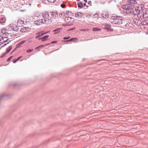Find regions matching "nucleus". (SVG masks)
<instances>
[{
	"label": "nucleus",
	"mask_w": 148,
	"mask_h": 148,
	"mask_svg": "<svg viewBox=\"0 0 148 148\" xmlns=\"http://www.w3.org/2000/svg\"><path fill=\"white\" fill-rule=\"evenodd\" d=\"M125 6V9L123 10V12L126 14H133L134 9V8L133 5L129 4L125 6H123V8Z\"/></svg>",
	"instance_id": "obj_2"
},
{
	"label": "nucleus",
	"mask_w": 148,
	"mask_h": 148,
	"mask_svg": "<svg viewBox=\"0 0 148 148\" xmlns=\"http://www.w3.org/2000/svg\"><path fill=\"white\" fill-rule=\"evenodd\" d=\"M9 40V38L8 37L0 36V42L5 43L8 42Z\"/></svg>",
	"instance_id": "obj_6"
},
{
	"label": "nucleus",
	"mask_w": 148,
	"mask_h": 148,
	"mask_svg": "<svg viewBox=\"0 0 148 148\" xmlns=\"http://www.w3.org/2000/svg\"><path fill=\"white\" fill-rule=\"evenodd\" d=\"M33 51V49H29L27 50L26 51L27 52H28V53H29V52H32V51Z\"/></svg>",
	"instance_id": "obj_30"
},
{
	"label": "nucleus",
	"mask_w": 148,
	"mask_h": 148,
	"mask_svg": "<svg viewBox=\"0 0 148 148\" xmlns=\"http://www.w3.org/2000/svg\"><path fill=\"white\" fill-rule=\"evenodd\" d=\"M47 33V32H45V33H43V32H38V33L36 34V39L38 38H39L40 37L45 34H46Z\"/></svg>",
	"instance_id": "obj_13"
},
{
	"label": "nucleus",
	"mask_w": 148,
	"mask_h": 148,
	"mask_svg": "<svg viewBox=\"0 0 148 148\" xmlns=\"http://www.w3.org/2000/svg\"><path fill=\"white\" fill-rule=\"evenodd\" d=\"M12 49V46H9V47L7 49L5 55L8 53Z\"/></svg>",
	"instance_id": "obj_18"
},
{
	"label": "nucleus",
	"mask_w": 148,
	"mask_h": 148,
	"mask_svg": "<svg viewBox=\"0 0 148 148\" xmlns=\"http://www.w3.org/2000/svg\"><path fill=\"white\" fill-rule=\"evenodd\" d=\"M24 24V21L21 19H19L17 23V25L19 27L23 26Z\"/></svg>",
	"instance_id": "obj_7"
},
{
	"label": "nucleus",
	"mask_w": 148,
	"mask_h": 148,
	"mask_svg": "<svg viewBox=\"0 0 148 148\" xmlns=\"http://www.w3.org/2000/svg\"><path fill=\"white\" fill-rule=\"evenodd\" d=\"M3 45H2V46H1V47H3Z\"/></svg>",
	"instance_id": "obj_45"
},
{
	"label": "nucleus",
	"mask_w": 148,
	"mask_h": 148,
	"mask_svg": "<svg viewBox=\"0 0 148 148\" xmlns=\"http://www.w3.org/2000/svg\"><path fill=\"white\" fill-rule=\"evenodd\" d=\"M73 18H72L71 17H66L65 18V22H66L67 23H69L70 22V20L72 19Z\"/></svg>",
	"instance_id": "obj_15"
},
{
	"label": "nucleus",
	"mask_w": 148,
	"mask_h": 148,
	"mask_svg": "<svg viewBox=\"0 0 148 148\" xmlns=\"http://www.w3.org/2000/svg\"><path fill=\"white\" fill-rule=\"evenodd\" d=\"M70 38V37H64L63 38V39L64 40L68 39H69Z\"/></svg>",
	"instance_id": "obj_31"
},
{
	"label": "nucleus",
	"mask_w": 148,
	"mask_h": 148,
	"mask_svg": "<svg viewBox=\"0 0 148 148\" xmlns=\"http://www.w3.org/2000/svg\"><path fill=\"white\" fill-rule=\"evenodd\" d=\"M57 41H53V42H51V44H53V43H56L57 42Z\"/></svg>",
	"instance_id": "obj_37"
},
{
	"label": "nucleus",
	"mask_w": 148,
	"mask_h": 148,
	"mask_svg": "<svg viewBox=\"0 0 148 148\" xmlns=\"http://www.w3.org/2000/svg\"><path fill=\"white\" fill-rule=\"evenodd\" d=\"M35 16L36 17H39V18H40L41 17L40 15L38 12H37L35 14Z\"/></svg>",
	"instance_id": "obj_23"
},
{
	"label": "nucleus",
	"mask_w": 148,
	"mask_h": 148,
	"mask_svg": "<svg viewBox=\"0 0 148 148\" xmlns=\"http://www.w3.org/2000/svg\"><path fill=\"white\" fill-rule=\"evenodd\" d=\"M42 16L44 18L48 19L49 17V15L48 12H45L42 13Z\"/></svg>",
	"instance_id": "obj_9"
},
{
	"label": "nucleus",
	"mask_w": 148,
	"mask_h": 148,
	"mask_svg": "<svg viewBox=\"0 0 148 148\" xmlns=\"http://www.w3.org/2000/svg\"><path fill=\"white\" fill-rule=\"evenodd\" d=\"M75 29V28H71V29H70L69 30H73L74 29Z\"/></svg>",
	"instance_id": "obj_39"
},
{
	"label": "nucleus",
	"mask_w": 148,
	"mask_h": 148,
	"mask_svg": "<svg viewBox=\"0 0 148 148\" xmlns=\"http://www.w3.org/2000/svg\"><path fill=\"white\" fill-rule=\"evenodd\" d=\"M22 56H21L19 57H18L16 59V60H17V61L18 60H19V59H20L21 58H22Z\"/></svg>",
	"instance_id": "obj_35"
},
{
	"label": "nucleus",
	"mask_w": 148,
	"mask_h": 148,
	"mask_svg": "<svg viewBox=\"0 0 148 148\" xmlns=\"http://www.w3.org/2000/svg\"><path fill=\"white\" fill-rule=\"evenodd\" d=\"M51 15L54 18H55L58 16V14L57 11H52L51 13Z\"/></svg>",
	"instance_id": "obj_12"
},
{
	"label": "nucleus",
	"mask_w": 148,
	"mask_h": 148,
	"mask_svg": "<svg viewBox=\"0 0 148 148\" xmlns=\"http://www.w3.org/2000/svg\"><path fill=\"white\" fill-rule=\"evenodd\" d=\"M110 22L114 24H121L122 23L121 17L119 16H113L109 21Z\"/></svg>",
	"instance_id": "obj_1"
},
{
	"label": "nucleus",
	"mask_w": 148,
	"mask_h": 148,
	"mask_svg": "<svg viewBox=\"0 0 148 148\" xmlns=\"http://www.w3.org/2000/svg\"><path fill=\"white\" fill-rule=\"evenodd\" d=\"M50 44L48 43V44H46L45 45H40V46H38V47H37L35 49H38V48H43V47H44L45 46H47V45H50Z\"/></svg>",
	"instance_id": "obj_21"
},
{
	"label": "nucleus",
	"mask_w": 148,
	"mask_h": 148,
	"mask_svg": "<svg viewBox=\"0 0 148 148\" xmlns=\"http://www.w3.org/2000/svg\"><path fill=\"white\" fill-rule=\"evenodd\" d=\"M6 44H4V45H5Z\"/></svg>",
	"instance_id": "obj_46"
},
{
	"label": "nucleus",
	"mask_w": 148,
	"mask_h": 148,
	"mask_svg": "<svg viewBox=\"0 0 148 148\" xmlns=\"http://www.w3.org/2000/svg\"><path fill=\"white\" fill-rule=\"evenodd\" d=\"M64 13L63 12H62L60 13L59 14V15L60 16H62L64 14Z\"/></svg>",
	"instance_id": "obj_29"
},
{
	"label": "nucleus",
	"mask_w": 148,
	"mask_h": 148,
	"mask_svg": "<svg viewBox=\"0 0 148 148\" xmlns=\"http://www.w3.org/2000/svg\"><path fill=\"white\" fill-rule=\"evenodd\" d=\"M40 48H38V49H37L38 50V51H40V49H39Z\"/></svg>",
	"instance_id": "obj_43"
},
{
	"label": "nucleus",
	"mask_w": 148,
	"mask_h": 148,
	"mask_svg": "<svg viewBox=\"0 0 148 148\" xmlns=\"http://www.w3.org/2000/svg\"><path fill=\"white\" fill-rule=\"evenodd\" d=\"M93 16L94 17V18H95V17H98V14H95L94 15H93Z\"/></svg>",
	"instance_id": "obj_32"
},
{
	"label": "nucleus",
	"mask_w": 148,
	"mask_h": 148,
	"mask_svg": "<svg viewBox=\"0 0 148 148\" xmlns=\"http://www.w3.org/2000/svg\"><path fill=\"white\" fill-rule=\"evenodd\" d=\"M10 28H11L12 29H13L14 30H15V28L13 26V25L12 24H10L9 25V29L10 28Z\"/></svg>",
	"instance_id": "obj_24"
},
{
	"label": "nucleus",
	"mask_w": 148,
	"mask_h": 148,
	"mask_svg": "<svg viewBox=\"0 0 148 148\" xmlns=\"http://www.w3.org/2000/svg\"><path fill=\"white\" fill-rule=\"evenodd\" d=\"M31 29V28L28 27H24L22 28L21 31L22 32H26L29 31Z\"/></svg>",
	"instance_id": "obj_8"
},
{
	"label": "nucleus",
	"mask_w": 148,
	"mask_h": 148,
	"mask_svg": "<svg viewBox=\"0 0 148 148\" xmlns=\"http://www.w3.org/2000/svg\"><path fill=\"white\" fill-rule=\"evenodd\" d=\"M101 16L103 18H106L108 16V12H103L101 14Z\"/></svg>",
	"instance_id": "obj_14"
},
{
	"label": "nucleus",
	"mask_w": 148,
	"mask_h": 148,
	"mask_svg": "<svg viewBox=\"0 0 148 148\" xmlns=\"http://www.w3.org/2000/svg\"><path fill=\"white\" fill-rule=\"evenodd\" d=\"M12 57V56H11L10 57H9L7 60V61H10L11 60V58Z\"/></svg>",
	"instance_id": "obj_33"
},
{
	"label": "nucleus",
	"mask_w": 148,
	"mask_h": 148,
	"mask_svg": "<svg viewBox=\"0 0 148 148\" xmlns=\"http://www.w3.org/2000/svg\"><path fill=\"white\" fill-rule=\"evenodd\" d=\"M59 29H57L56 30H54L53 31V32H54L55 31H57V32H59Z\"/></svg>",
	"instance_id": "obj_34"
},
{
	"label": "nucleus",
	"mask_w": 148,
	"mask_h": 148,
	"mask_svg": "<svg viewBox=\"0 0 148 148\" xmlns=\"http://www.w3.org/2000/svg\"><path fill=\"white\" fill-rule=\"evenodd\" d=\"M93 31H100L101 29L100 28H98L97 27H94L92 29Z\"/></svg>",
	"instance_id": "obj_22"
},
{
	"label": "nucleus",
	"mask_w": 148,
	"mask_h": 148,
	"mask_svg": "<svg viewBox=\"0 0 148 148\" xmlns=\"http://www.w3.org/2000/svg\"><path fill=\"white\" fill-rule=\"evenodd\" d=\"M46 21L44 19H39L38 20H37L34 22V23L35 24L38 25H41L44 23H46ZM47 24V23H46Z\"/></svg>",
	"instance_id": "obj_5"
},
{
	"label": "nucleus",
	"mask_w": 148,
	"mask_h": 148,
	"mask_svg": "<svg viewBox=\"0 0 148 148\" xmlns=\"http://www.w3.org/2000/svg\"><path fill=\"white\" fill-rule=\"evenodd\" d=\"M86 3H83V7H84L86 6Z\"/></svg>",
	"instance_id": "obj_38"
},
{
	"label": "nucleus",
	"mask_w": 148,
	"mask_h": 148,
	"mask_svg": "<svg viewBox=\"0 0 148 148\" xmlns=\"http://www.w3.org/2000/svg\"><path fill=\"white\" fill-rule=\"evenodd\" d=\"M65 6L66 5H65V4L64 3H62L61 5V6L62 8H64L65 7Z\"/></svg>",
	"instance_id": "obj_28"
},
{
	"label": "nucleus",
	"mask_w": 148,
	"mask_h": 148,
	"mask_svg": "<svg viewBox=\"0 0 148 148\" xmlns=\"http://www.w3.org/2000/svg\"><path fill=\"white\" fill-rule=\"evenodd\" d=\"M8 29H5V28H3L2 29L1 32L3 34H5L7 33V32H8Z\"/></svg>",
	"instance_id": "obj_17"
},
{
	"label": "nucleus",
	"mask_w": 148,
	"mask_h": 148,
	"mask_svg": "<svg viewBox=\"0 0 148 148\" xmlns=\"http://www.w3.org/2000/svg\"><path fill=\"white\" fill-rule=\"evenodd\" d=\"M143 12V9L141 6H137L136 7L134 10V12H133V14L134 15H137L138 17V15L140 14H141V12Z\"/></svg>",
	"instance_id": "obj_4"
},
{
	"label": "nucleus",
	"mask_w": 148,
	"mask_h": 148,
	"mask_svg": "<svg viewBox=\"0 0 148 148\" xmlns=\"http://www.w3.org/2000/svg\"><path fill=\"white\" fill-rule=\"evenodd\" d=\"M69 41H71V40L70 39L69 40L63 41V42H69Z\"/></svg>",
	"instance_id": "obj_36"
},
{
	"label": "nucleus",
	"mask_w": 148,
	"mask_h": 148,
	"mask_svg": "<svg viewBox=\"0 0 148 148\" xmlns=\"http://www.w3.org/2000/svg\"><path fill=\"white\" fill-rule=\"evenodd\" d=\"M50 3H54L56 0H47Z\"/></svg>",
	"instance_id": "obj_26"
},
{
	"label": "nucleus",
	"mask_w": 148,
	"mask_h": 148,
	"mask_svg": "<svg viewBox=\"0 0 148 148\" xmlns=\"http://www.w3.org/2000/svg\"><path fill=\"white\" fill-rule=\"evenodd\" d=\"M75 16L78 18L82 17L84 16L83 14L80 12H77L75 14Z\"/></svg>",
	"instance_id": "obj_10"
},
{
	"label": "nucleus",
	"mask_w": 148,
	"mask_h": 148,
	"mask_svg": "<svg viewBox=\"0 0 148 148\" xmlns=\"http://www.w3.org/2000/svg\"><path fill=\"white\" fill-rule=\"evenodd\" d=\"M70 40H71V41L72 40L77 41V38H71Z\"/></svg>",
	"instance_id": "obj_27"
},
{
	"label": "nucleus",
	"mask_w": 148,
	"mask_h": 148,
	"mask_svg": "<svg viewBox=\"0 0 148 148\" xmlns=\"http://www.w3.org/2000/svg\"><path fill=\"white\" fill-rule=\"evenodd\" d=\"M127 1L128 3L132 4H133L135 2L134 0H128Z\"/></svg>",
	"instance_id": "obj_25"
},
{
	"label": "nucleus",
	"mask_w": 148,
	"mask_h": 148,
	"mask_svg": "<svg viewBox=\"0 0 148 148\" xmlns=\"http://www.w3.org/2000/svg\"><path fill=\"white\" fill-rule=\"evenodd\" d=\"M17 61V60H16H16H14L13 61V62L14 63H16V61Z\"/></svg>",
	"instance_id": "obj_40"
},
{
	"label": "nucleus",
	"mask_w": 148,
	"mask_h": 148,
	"mask_svg": "<svg viewBox=\"0 0 148 148\" xmlns=\"http://www.w3.org/2000/svg\"><path fill=\"white\" fill-rule=\"evenodd\" d=\"M14 51H13L12 52V53Z\"/></svg>",
	"instance_id": "obj_47"
},
{
	"label": "nucleus",
	"mask_w": 148,
	"mask_h": 148,
	"mask_svg": "<svg viewBox=\"0 0 148 148\" xmlns=\"http://www.w3.org/2000/svg\"><path fill=\"white\" fill-rule=\"evenodd\" d=\"M25 42V41H24L23 42H22L21 43L22 44V43H24V42Z\"/></svg>",
	"instance_id": "obj_42"
},
{
	"label": "nucleus",
	"mask_w": 148,
	"mask_h": 148,
	"mask_svg": "<svg viewBox=\"0 0 148 148\" xmlns=\"http://www.w3.org/2000/svg\"><path fill=\"white\" fill-rule=\"evenodd\" d=\"M78 7L80 8H83V3L81 2H79L77 3Z\"/></svg>",
	"instance_id": "obj_19"
},
{
	"label": "nucleus",
	"mask_w": 148,
	"mask_h": 148,
	"mask_svg": "<svg viewBox=\"0 0 148 148\" xmlns=\"http://www.w3.org/2000/svg\"><path fill=\"white\" fill-rule=\"evenodd\" d=\"M49 37V35H47L45 36H44L43 38H39L38 40H42V41L43 42L46 40L47 38H48Z\"/></svg>",
	"instance_id": "obj_16"
},
{
	"label": "nucleus",
	"mask_w": 148,
	"mask_h": 148,
	"mask_svg": "<svg viewBox=\"0 0 148 148\" xmlns=\"http://www.w3.org/2000/svg\"><path fill=\"white\" fill-rule=\"evenodd\" d=\"M6 20V19L5 17H2L0 19V23H4Z\"/></svg>",
	"instance_id": "obj_20"
},
{
	"label": "nucleus",
	"mask_w": 148,
	"mask_h": 148,
	"mask_svg": "<svg viewBox=\"0 0 148 148\" xmlns=\"http://www.w3.org/2000/svg\"><path fill=\"white\" fill-rule=\"evenodd\" d=\"M148 17V10L147 9L143 10V12L141 14H139L138 15V18L140 19H142L143 18H147Z\"/></svg>",
	"instance_id": "obj_3"
},
{
	"label": "nucleus",
	"mask_w": 148,
	"mask_h": 148,
	"mask_svg": "<svg viewBox=\"0 0 148 148\" xmlns=\"http://www.w3.org/2000/svg\"><path fill=\"white\" fill-rule=\"evenodd\" d=\"M3 56H1V58H2V57H3Z\"/></svg>",
	"instance_id": "obj_44"
},
{
	"label": "nucleus",
	"mask_w": 148,
	"mask_h": 148,
	"mask_svg": "<svg viewBox=\"0 0 148 148\" xmlns=\"http://www.w3.org/2000/svg\"><path fill=\"white\" fill-rule=\"evenodd\" d=\"M102 26L103 29L107 30L110 29L111 28V26L110 25L107 24H102Z\"/></svg>",
	"instance_id": "obj_11"
},
{
	"label": "nucleus",
	"mask_w": 148,
	"mask_h": 148,
	"mask_svg": "<svg viewBox=\"0 0 148 148\" xmlns=\"http://www.w3.org/2000/svg\"><path fill=\"white\" fill-rule=\"evenodd\" d=\"M1 1V0H0V1Z\"/></svg>",
	"instance_id": "obj_48"
},
{
	"label": "nucleus",
	"mask_w": 148,
	"mask_h": 148,
	"mask_svg": "<svg viewBox=\"0 0 148 148\" xmlns=\"http://www.w3.org/2000/svg\"><path fill=\"white\" fill-rule=\"evenodd\" d=\"M84 1L85 3H86L87 1V0H84Z\"/></svg>",
	"instance_id": "obj_41"
}]
</instances>
